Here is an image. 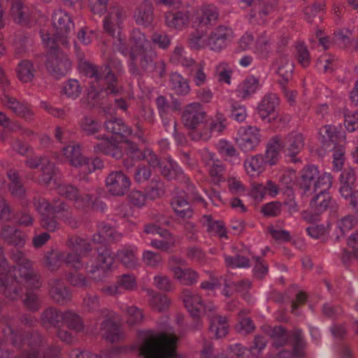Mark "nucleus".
<instances>
[{"mask_svg":"<svg viewBox=\"0 0 358 358\" xmlns=\"http://www.w3.org/2000/svg\"><path fill=\"white\" fill-rule=\"evenodd\" d=\"M126 312L127 314V323L129 327L141 324L144 319L142 310L136 306L127 307Z\"/></svg>","mask_w":358,"mask_h":358,"instance_id":"obj_51","label":"nucleus"},{"mask_svg":"<svg viewBox=\"0 0 358 358\" xmlns=\"http://www.w3.org/2000/svg\"><path fill=\"white\" fill-rule=\"evenodd\" d=\"M23 304L28 310L33 313L38 311L41 306V302L38 295L31 292H26Z\"/></svg>","mask_w":358,"mask_h":358,"instance_id":"obj_55","label":"nucleus"},{"mask_svg":"<svg viewBox=\"0 0 358 358\" xmlns=\"http://www.w3.org/2000/svg\"><path fill=\"white\" fill-rule=\"evenodd\" d=\"M117 256L127 268H134L137 264V259L131 250L124 249L120 250L117 252Z\"/></svg>","mask_w":358,"mask_h":358,"instance_id":"obj_58","label":"nucleus"},{"mask_svg":"<svg viewBox=\"0 0 358 358\" xmlns=\"http://www.w3.org/2000/svg\"><path fill=\"white\" fill-rule=\"evenodd\" d=\"M130 42L132 45L130 51H138L139 49H145L144 45L146 42V38L138 29H134L131 34Z\"/></svg>","mask_w":358,"mask_h":358,"instance_id":"obj_57","label":"nucleus"},{"mask_svg":"<svg viewBox=\"0 0 358 358\" xmlns=\"http://www.w3.org/2000/svg\"><path fill=\"white\" fill-rule=\"evenodd\" d=\"M123 141L125 143V150L129 157L138 161L143 160L144 150H141L136 143L127 138Z\"/></svg>","mask_w":358,"mask_h":358,"instance_id":"obj_60","label":"nucleus"},{"mask_svg":"<svg viewBox=\"0 0 358 358\" xmlns=\"http://www.w3.org/2000/svg\"><path fill=\"white\" fill-rule=\"evenodd\" d=\"M48 284L50 286L49 294L54 301L64 304L71 300V293L60 279H50Z\"/></svg>","mask_w":358,"mask_h":358,"instance_id":"obj_19","label":"nucleus"},{"mask_svg":"<svg viewBox=\"0 0 358 358\" xmlns=\"http://www.w3.org/2000/svg\"><path fill=\"white\" fill-rule=\"evenodd\" d=\"M10 16L15 23L21 26H27L29 24V8L24 4L22 0L11 1Z\"/></svg>","mask_w":358,"mask_h":358,"instance_id":"obj_25","label":"nucleus"},{"mask_svg":"<svg viewBox=\"0 0 358 358\" xmlns=\"http://www.w3.org/2000/svg\"><path fill=\"white\" fill-rule=\"evenodd\" d=\"M122 10L119 8H113L109 14L105 17L103 20V29L110 35L115 34L114 25H118L121 21Z\"/></svg>","mask_w":358,"mask_h":358,"instance_id":"obj_43","label":"nucleus"},{"mask_svg":"<svg viewBox=\"0 0 358 358\" xmlns=\"http://www.w3.org/2000/svg\"><path fill=\"white\" fill-rule=\"evenodd\" d=\"M66 325L69 329L80 332L83 329L81 317L76 313L68 310L64 311L62 320V326Z\"/></svg>","mask_w":358,"mask_h":358,"instance_id":"obj_44","label":"nucleus"},{"mask_svg":"<svg viewBox=\"0 0 358 358\" xmlns=\"http://www.w3.org/2000/svg\"><path fill=\"white\" fill-rule=\"evenodd\" d=\"M318 176L317 167L314 165H308L301 171V181L299 183V187L303 189L304 192L309 191L312 182H315Z\"/></svg>","mask_w":358,"mask_h":358,"instance_id":"obj_35","label":"nucleus"},{"mask_svg":"<svg viewBox=\"0 0 358 358\" xmlns=\"http://www.w3.org/2000/svg\"><path fill=\"white\" fill-rule=\"evenodd\" d=\"M259 130L255 127L248 126L236 139L238 147L244 152L252 151L260 142Z\"/></svg>","mask_w":358,"mask_h":358,"instance_id":"obj_15","label":"nucleus"},{"mask_svg":"<svg viewBox=\"0 0 358 358\" xmlns=\"http://www.w3.org/2000/svg\"><path fill=\"white\" fill-rule=\"evenodd\" d=\"M95 250L97 252L96 264L92 265L89 273L94 274L96 272L105 273L111 270L114 259L110 249L106 245L96 246Z\"/></svg>","mask_w":358,"mask_h":358,"instance_id":"obj_13","label":"nucleus"},{"mask_svg":"<svg viewBox=\"0 0 358 358\" xmlns=\"http://www.w3.org/2000/svg\"><path fill=\"white\" fill-rule=\"evenodd\" d=\"M138 355L144 358H181L176 348L178 337L174 333L143 331L138 335Z\"/></svg>","mask_w":358,"mask_h":358,"instance_id":"obj_3","label":"nucleus"},{"mask_svg":"<svg viewBox=\"0 0 358 358\" xmlns=\"http://www.w3.org/2000/svg\"><path fill=\"white\" fill-rule=\"evenodd\" d=\"M279 98L274 93H268L266 94L259 103L257 110L259 117L263 120H267L271 123L275 122L278 117V108L279 106Z\"/></svg>","mask_w":358,"mask_h":358,"instance_id":"obj_11","label":"nucleus"},{"mask_svg":"<svg viewBox=\"0 0 358 358\" xmlns=\"http://www.w3.org/2000/svg\"><path fill=\"white\" fill-rule=\"evenodd\" d=\"M171 271L174 277L178 279L180 283L185 285H192L194 284L199 277V274L189 268H182L180 266H172Z\"/></svg>","mask_w":358,"mask_h":358,"instance_id":"obj_31","label":"nucleus"},{"mask_svg":"<svg viewBox=\"0 0 358 358\" xmlns=\"http://www.w3.org/2000/svg\"><path fill=\"white\" fill-rule=\"evenodd\" d=\"M71 63L67 55L59 48L47 50L45 67L57 79L66 76L69 71Z\"/></svg>","mask_w":358,"mask_h":358,"instance_id":"obj_7","label":"nucleus"},{"mask_svg":"<svg viewBox=\"0 0 358 358\" xmlns=\"http://www.w3.org/2000/svg\"><path fill=\"white\" fill-rule=\"evenodd\" d=\"M100 331L102 337L110 343L119 342L124 338L120 324L114 320L112 315H107L101 322Z\"/></svg>","mask_w":358,"mask_h":358,"instance_id":"obj_16","label":"nucleus"},{"mask_svg":"<svg viewBox=\"0 0 358 358\" xmlns=\"http://www.w3.org/2000/svg\"><path fill=\"white\" fill-rule=\"evenodd\" d=\"M231 29L224 26H219L208 36L207 45L213 51L219 52L227 45V41L232 36Z\"/></svg>","mask_w":358,"mask_h":358,"instance_id":"obj_17","label":"nucleus"},{"mask_svg":"<svg viewBox=\"0 0 358 358\" xmlns=\"http://www.w3.org/2000/svg\"><path fill=\"white\" fill-rule=\"evenodd\" d=\"M312 213L319 215L327 209L334 210L336 203L333 200L329 193L325 190H320L310 203Z\"/></svg>","mask_w":358,"mask_h":358,"instance_id":"obj_18","label":"nucleus"},{"mask_svg":"<svg viewBox=\"0 0 358 358\" xmlns=\"http://www.w3.org/2000/svg\"><path fill=\"white\" fill-rule=\"evenodd\" d=\"M204 31L198 29L194 30L188 36L187 43L189 47L194 50H198L206 46L207 43L203 39Z\"/></svg>","mask_w":358,"mask_h":358,"instance_id":"obj_50","label":"nucleus"},{"mask_svg":"<svg viewBox=\"0 0 358 358\" xmlns=\"http://www.w3.org/2000/svg\"><path fill=\"white\" fill-rule=\"evenodd\" d=\"M357 218L353 215L344 216L337 222L338 227L341 232L344 235L346 232L351 230L357 223Z\"/></svg>","mask_w":358,"mask_h":358,"instance_id":"obj_59","label":"nucleus"},{"mask_svg":"<svg viewBox=\"0 0 358 358\" xmlns=\"http://www.w3.org/2000/svg\"><path fill=\"white\" fill-rule=\"evenodd\" d=\"M62 151L64 155L69 159L73 166H81L88 163V159L82 155L79 145H69L64 148Z\"/></svg>","mask_w":358,"mask_h":358,"instance_id":"obj_33","label":"nucleus"},{"mask_svg":"<svg viewBox=\"0 0 358 358\" xmlns=\"http://www.w3.org/2000/svg\"><path fill=\"white\" fill-rule=\"evenodd\" d=\"M64 94L67 97L76 99L82 92V87L76 79H69L63 88Z\"/></svg>","mask_w":358,"mask_h":358,"instance_id":"obj_54","label":"nucleus"},{"mask_svg":"<svg viewBox=\"0 0 358 358\" xmlns=\"http://www.w3.org/2000/svg\"><path fill=\"white\" fill-rule=\"evenodd\" d=\"M7 176L10 180L8 187L10 194L15 197H22L25 194V189L19 174L15 170L10 169Z\"/></svg>","mask_w":358,"mask_h":358,"instance_id":"obj_37","label":"nucleus"},{"mask_svg":"<svg viewBox=\"0 0 358 358\" xmlns=\"http://www.w3.org/2000/svg\"><path fill=\"white\" fill-rule=\"evenodd\" d=\"M278 0L264 1L255 6L251 10L250 16L252 18H257V22L263 24L266 22L265 17L272 14L276 9Z\"/></svg>","mask_w":358,"mask_h":358,"instance_id":"obj_28","label":"nucleus"},{"mask_svg":"<svg viewBox=\"0 0 358 358\" xmlns=\"http://www.w3.org/2000/svg\"><path fill=\"white\" fill-rule=\"evenodd\" d=\"M1 238L8 245L23 247L25 243L24 234L14 226L4 224L1 227Z\"/></svg>","mask_w":358,"mask_h":358,"instance_id":"obj_20","label":"nucleus"},{"mask_svg":"<svg viewBox=\"0 0 358 358\" xmlns=\"http://www.w3.org/2000/svg\"><path fill=\"white\" fill-rule=\"evenodd\" d=\"M280 150H282L280 138L277 136L273 137L267 144L265 155L263 156L265 164L271 166L275 164L278 160Z\"/></svg>","mask_w":358,"mask_h":358,"instance_id":"obj_32","label":"nucleus"},{"mask_svg":"<svg viewBox=\"0 0 358 358\" xmlns=\"http://www.w3.org/2000/svg\"><path fill=\"white\" fill-rule=\"evenodd\" d=\"M129 178L122 171L110 172L106 178V187L108 193L113 196H122L129 189Z\"/></svg>","mask_w":358,"mask_h":358,"instance_id":"obj_9","label":"nucleus"},{"mask_svg":"<svg viewBox=\"0 0 358 358\" xmlns=\"http://www.w3.org/2000/svg\"><path fill=\"white\" fill-rule=\"evenodd\" d=\"M10 258L17 264V271L19 268L33 266L31 261L27 258V255L22 251L12 250L10 252Z\"/></svg>","mask_w":358,"mask_h":358,"instance_id":"obj_56","label":"nucleus"},{"mask_svg":"<svg viewBox=\"0 0 358 358\" xmlns=\"http://www.w3.org/2000/svg\"><path fill=\"white\" fill-rule=\"evenodd\" d=\"M41 225L48 231H55L59 227L55 216L50 213L41 215Z\"/></svg>","mask_w":358,"mask_h":358,"instance_id":"obj_64","label":"nucleus"},{"mask_svg":"<svg viewBox=\"0 0 358 358\" xmlns=\"http://www.w3.org/2000/svg\"><path fill=\"white\" fill-rule=\"evenodd\" d=\"M296 352L294 345H292V350L282 349L277 353L274 358H304L306 343H302Z\"/></svg>","mask_w":358,"mask_h":358,"instance_id":"obj_52","label":"nucleus"},{"mask_svg":"<svg viewBox=\"0 0 358 358\" xmlns=\"http://www.w3.org/2000/svg\"><path fill=\"white\" fill-rule=\"evenodd\" d=\"M156 55L146 49H139L129 52V72L132 76L141 78L143 73H152L157 69V62L155 61Z\"/></svg>","mask_w":358,"mask_h":358,"instance_id":"obj_5","label":"nucleus"},{"mask_svg":"<svg viewBox=\"0 0 358 358\" xmlns=\"http://www.w3.org/2000/svg\"><path fill=\"white\" fill-rule=\"evenodd\" d=\"M347 245L350 251L347 248H343L341 255V259L345 266H349L351 262L358 260V231L352 234L347 240Z\"/></svg>","mask_w":358,"mask_h":358,"instance_id":"obj_26","label":"nucleus"},{"mask_svg":"<svg viewBox=\"0 0 358 358\" xmlns=\"http://www.w3.org/2000/svg\"><path fill=\"white\" fill-rule=\"evenodd\" d=\"M150 303L154 310L162 312L168 309L170 302L166 295L156 293L152 295Z\"/></svg>","mask_w":358,"mask_h":358,"instance_id":"obj_53","label":"nucleus"},{"mask_svg":"<svg viewBox=\"0 0 358 358\" xmlns=\"http://www.w3.org/2000/svg\"><path fill=\"white\" fill-rule=\"evenodd\" d=\"M206 118V113L197 102L187 105L182 116L185 127L189 129H195L201 124L205 127L206 122H208Z\"/></svg>","mask_w":358,"mask_h":358,"instance_id":"obj_10","label":"nucleus"},{"mask_svg":"<svg viewBox=\"0 0 358 358\" xmlns=\"http://www.w3.org/2000/svg\"><path fill=\"white\" fill-rule=\"evenodd\" d=\"M183 303L190 315L195 320L194 325L192 327L194 330L201 327L199 318L201 313L208 315L215 312V309L213 305H205L199 295L188 289L183 292Z\"/></svg>","mask_w":358,"mask_h":358,"instance_id":"obj_8","label":"nucleus"},{"mask_svg":"<svg viewBox=\"0 0 358 358\" xmlns=\"http://www.w3.org/2000/svg\"><path fill=\"white\" fill-rule=\"evenodd\" d=\"M63 258L62 252L50 248L44 252L43 264L49 270L56 271L60 267Z\"/></svg>","mask_w":358,"mask_h":358,"instance_id":"obj_36","label":"nucleus"},{"mask_svg":"<svg viewBox=\"0 0 358 358\" xmlns=\"http://www.w3.org/2000/svg\"><path fill=\"white\" fill-rule=\"evenodd\" d=\"M165 20L169 27L180 29L188 24L189 13L187 11L167 12L165 14Z\"/></svg>","mask_w":358,"mask_h":358,"instance_id":"obj_30","label":"nucleus"},{"mask_svg":"<svg viewBox=\"0 0 358 358\" xmlns=\"http://www.w3.org/2000/svg\"><path fill=\"white\" fill-rule=\"evenodd\" d=\"M4 336L10 341L12 345L17 349L27 351L39 350L42 351V347L44 345L45 340L42 335L38 331H31L26 333L23 337L18 336L10 326H8L3 331Z\"/></svg>","mask_w":358,"mask_h":358,"instance_id":"obj_6","label":"nucleus"},{"mask_svg":"<svg viewBox=\"0 0 358 358\" xmlns=\"http://www.w3.org/2000/svg\"><path fill=\"white\" fill-rule=\"evenodd\" d=\"M294 65L290 62H285L283 64L280 66L278 69L277 73L281 78L278 83L281 87H284L292 78V73Z\"/></svg>","mask_w":358,"mask_h":358,"instance_id":"obj_48","label":"nucleus"},{"mask_svg":"<svg viewBox=\"0 0 358 358\" xmlns=\"http://www.w3.org/2000/svg\"><path fill=\"white\" fill-rule=\"evenodd\" d=\"M161 174L167 180L177 179L182 175V171L171 159L166 163L162 162L159 166Z\"/></svg>","mask_w":358,"mask_h":358,"instance_id":"obj_42","label":"nucleus"},{"mask_svg":"<svg viewBox=\"0 0 358 358\" xmlns=\"http://www.w3.org/2000/svg\"><path fill=\"white\" fill-rule=\"evenodd\" d=\"M17 78L24 83L31 82L34 78L36 70L29 60L21 61L16 69Z\"/></svg>","mask_w":358,"mask_h":358,"instance_id":"obj_38","label":"nucleus"},{"mask_svg":"<svg viewBox=\"0 0 358 358\" xmlns=\"http://www.w3.org/2000/svg\"><path fill=\"white\" fill-rule=\"evenodd\" d=\"M52 23L61 45H67V36L74 26L71 17L65 11L59 10L54 13Z\"/></svg>","mask_w":358,"mask_h":358,"instance_id":"obj_12","label":"nucleus"},{"mask_svg":"<svg viewBox=\"0 0 358 358\" xmlns=\"http://www.w3.org/2000/svg\"><path fill=\"white\" fill-rule=\"evenodd\" d=\"M41 171V180L46 185L49 184L57 174V169H55V164L50 163L48 160L45 165L42 166Z\"/></svg>","mask_w":358,"mask_h":358,"instance_id":"obj_62","label":"nucleus"},{"mask_svg":"<svg viewBox=\"0 0 358 358\" xmlns=\"http://www.w3.org/2000/svg\"><path fill=\"white\" fill-rule=\"evenodd\" d=\"M79 127L83 133L87 136L97 134L101 128V124L94 118L85 116L79 122Z\"/></svg>","mask_w":358,"mask_h":358,"instance_id":"obj_45","label":"nucleus"},{"mask_svg":"<svg viewBox=\"0 0 358 358\" xmlns=\"http://www.w3.org/2000/svg\"><path fill=\"white\" fill-rule=\"evenodd\" d=\"M213 313H208L207 316L210 320L209 331L213 334L214 338H221L228 333V324L224 317L215 315Z\"/></svg>","mask_w":358,"mask_h":358,"instance_id":"obj_27","label":"nucleus"},{"mask_svg":"<svg viewBox=\"0 0 358 358\" xmlns=\"http://www.w3.org/2000/svg\"><path fill=\"white\" fill-rule=\"evenodd\" d=\"M67 245L76 252H79L80 255H82L83 257H87L92 251L90 243L77 236L69 237L67 241Z\"/></svg>","mask_w":358,"mask_h":358,"instance_id":"obj_41","label":"nucleus"},{"mask_svg":"<svg viewBox=\"0 0 358 358\" xmlns=\"http://www.w3.org/2000/svg\"><path fill=\"white\" fill-rule=\"evenodd\" d=\"M66 280L73 286L85 288L88 287L89 281L78 273H69L66 275Z\"/></svg>","mask_w":358,"mask_h":358,"instance_id":"obj_63","label":"nucleus"},{"mask_svg":"<svg viewBox=\"0 0 358 358\" xmlns=\"http://www.w3.org/2000/svg\"><path fill=\"white\" fill-rule=\"evenodd\" d=\"M259 87V80L254 76L248 77L241 85V90L243 93V97L253 94Z\"/></svg>","mask_w":358,"mask_h":358,"instance_id":"obj_61","label":"nucleus"},{"mask_svg":"<svg viewBox=\"0 0 358 358\" xmlns=\"http://www.w3.org/2000/svg\"><path fill=\"white\" fill-rule=\"evenodd\" d=\"M146 196L151 200H155L162 196L164 192V182L160 179H152L145 189Z\"/></svg>","mask_w":358,"mask_h":358,"instance_id":"obj_46","label":"nucleus"},{"mask_svg":"<svg viewBox=\"0 0 358 358\" xmlns=\"http://www.w3.org/2000/svg\"><path fill=\"white\" fill-rule=\"evenodd\" d=\"M64 312H61L54 307H48L43 310L40 320L41 325L45 328L57 327L62 326Z\"/></svg>","mask_w":358,"mask_h":358,"instance_id":"obj_23","label":"nucleus"},{"mask_svg":"<svg viewBox=\"0 0 358 358\" xmlns=\"http://www.w3.org/2000/svg\"><path fill=\"white\" fill-rule=\"evenodd\" d=\"M57 192L59 195L66 197L69 200H73L76 203L82 202L83 203H89L91 196L89 194L81 196L78 189L71 185H60L57 187Z\"/></svg>","mask_w":358,"mask_h":358,"instance_id":"obj_29","label":"nucleus"},{"mask_svg":"<svg viewBox=\"0 0 358 358\" xmlns=\"http://www.w3.org/2000/svg\"><path fill=\"white\" fill-rule=\"evenodd\" d=\"M173 90L177 94L185 95L189 92V85L179 74L175 73L171 75L170 79Z\"/></svg>","mask_w":358,"mask_h":358,"instance_id":"obj_49","label":"nucleus"},{"mask_svg":"<svg viewBox=\"0 0 358 358\" xmlns=\"http://www.w3.org/2000/svg\"><path fill=\"white\" fill-rule=\"evenodd\" d=\"M171 204L175 213L181 218H190L192 216V210L187 201L182 196H178L173 197Z\"/></svg>","mask_w":358,"mask_h":358,"instance_id":"obj_40","label":"nucleus"},{"mask_svg":"<svg viewBox=\"0 0 358 358\" xmlns=\"http://www.w3.org/2000/svg\"><path fill=\"white\" fill-rule=\"evenodd\" d=\"M282 150L292 158L294 163L299 162L296 156L304 147V138L300 133L292 132L289 134L281 142Z\"/></svg>","mask_w":358,"mask_h":358,"instance_id":"obj_14","label":"nucleus"},{"mask_svg":"<svg viewBox=\"0 0 358 358\" xmlns=\"http://www.w3.org/2000/svg\"><path fill=\"white\" fill-rule=\"evenodd\" d=\"M321 142L324 149H330L332 145H336L338 141L336 128L331 125H325L320 130Z\"/></svg>","mask_w":358,"mask_h":358,"instance_id":"obj_39","label":"nucleus"},{"mask_svg":"<svg viewBox=\"0 0 358 358\" xmlns=\"http://www.w3.org/2000/svg\"><path fill=\"white\" fill-rule=\"evenodd\" d=\"M134 18L137 24L145 28L154 27L153 7L150 3H142L134 11Z\"/></svg>","mask_w":358,"mask_h":358,"instance_id":"obj_22","label":"nucleus"},{"mask_svg":"<svg viewBox=\"0 0 358 358\" xmlns=\"http://www.w3.org/2000/svg\"><path fill=\"white\" fill-rule=\"evenodd\" d=\"M122 66L120 61L115 59H110L99 69L90 62H85L80 65L82 72L90 78L95 79L97 83L90 87L87 92V99L91 107L103 104L97 100L99 96L105 92L106 94L116 95L120 92L118 80L115 71H119Z\"/></svg>","mask_w":358,"mask_h":358,"instance_id":"obj_1","label":"nucleus"},{"mask_svg":"<svg viewBox=\"0 0 358 358\" xmlns=\"http://www.w3.org/2000/svg\"><path fill=\"white\" fill-rule=\"evenodd\" d=\"M264 332L271 338L272 346L277 349L289 345H294L297 352L299 347L306 343L302 330L298 328L288 331L282 325L268 326Z\"/></svg>","mask_w":358,"mask_h":358,"instance_id":"obj_4","label":"nucleus"},{"mask_svg":"<svg viewBox=\"0 0 358 358\" xmlns=\"http://www.w3.org/2000/svg\"><path fill=\"white\" fill-rule=\"evenodd\" d=\"M3 103L13 111L17 116L31 120L33 113L27 105L19 102L15 98L4 94L2 98Z\"/></svg>","mask_w":358,"mask_h":358,"instance_id":"obj_24","label":"nucleus"},{"mask_svg":"<svg viewBox=\"0 0 358 358\" xmlns=\"http://www.w3.org/2000/svg\"><path fill=\"white\" fill-rule=\"evenodd\" d=\"M219 17L218 9L213 5H204L201 8V15L197 17L200 26H213Z\"/></svg>","mask_w":358,"mask_h":358,"instance_id":"obj_34","label":"nucleus"},{"mask_svg":"<svg viewBox=\"0 0 358 358\" xmlns=\"http://www.w3.org/2000/svg\"><path fill=\"white\" fill-rule=\"evenodd\" d=\"M217 126V123L214 121L206 122L203 131H198L195 129H191L192 131H189V136L193 141H208L211 137L212 131L215 129Z\"/></svg>","mask_w":358,"mask_h":358,"instance_id":"obj_47","label":"nucleus"},{"mask_svg":"<svg viewBox=\"0 0 358 358\" xmlns=\"http://www.w3.org/2000/svg\"><path fill=\"white\" fill-rule=\"evenodd\" d=\"M41 285L39 272L33 266L17 270V275L10 273V266L0 248V294L6 298L15 301L22 294V286L27 289H38Z\"/></svg>","mask_w":358,"mask_h":358,"instance_id":"obj_2","label":"nucleus"},{"mask_svg":"<svg viewBox=\"0 0 358 358\" xmlns=\"http://www.w3.org/2000/svg\"><path fill=\"white\" fill-rule=\"evenodd\" d=\"M104 127L117 141H123L131 134V129L121 119L113 118L107 120L104 123Z\"/></svg>","mask_w":358,"mask_h":358,"instance_id":"obj_21","label":"nucleus"}]
</instances>
